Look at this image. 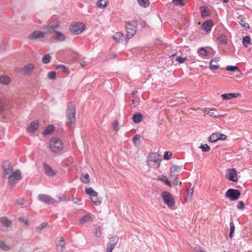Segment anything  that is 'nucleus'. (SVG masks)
Instances as JSON below:
<instances>
[{
	"label": "nucleus",
	"mask_w": 252,
	"mask_h": 252,
	"mask_svg": "<svg viewBox=\"0 0 252 252\" xmlns=\"http://www.w3.org/2000/svg\"><path fill=\"white\" fill-rule=\"evenodd\" d=\"M76 109L73 102H70L66 109V124L68 127L73 129L75 127Z\"/></svg>",
	"instance_id": "1"
},
{
	"label": "nucleus",
	"mask_w": 252,
	"mask_h": 252,
	"mask_svg": "<svg viewBox=\"0 0 252 252\" xmlns=\"http://www.w3.org/2000/svg\"><path fill=\"white\" fill-rule=\"evenodd\" d=\"M138 24L136 20H132L126 23V29L127 33L126 35L125 40L127 42L128 40L132 37L135 34Z\"/></svg>",
	"instance_id": "2"
},
{
	"label": "nucleus",
	"mask_w": 252,
	"mask_h": 252,
	"mask_svg": "<svg viewBox=\"0 0 252 252\" xmlns=\"http://www.w3.org/2000/svg\"><path fill=\"white\" fill-rule=\"evenodd\" d=\"M162 158L161 156L157 153H152L147 158L148 165L154 168H158L160 165Z\"/></svg>",
	"instance_id": "3"
},
{
	"label": "nucleus",
	"mask_w": 252,
	"mask_h": 252,
	"mask_svg": "<svg viewBox=\"0 0 252 252\" xmlns=\"http://www.w3.org/2000/svg\"><path fill=\"white\" fill-rule=\"evenodd\" d=\"M49 148L51 151L54 153H59L63 148V141L57 137H53L50 140Z\"/></svg>",
	"instance_id": "4"
},
{
	"label": "nucleus",
	"mask_w": 252,
	"mask_h": 252,
	"mask_svg": "<svg viewBox=\"0 0 252 252\" xmlns=\"http://www.w3.org/2000/svg\"><path fill=\"white\" fill-rule=\"evenodd\" d=\"M22 178L21 172L19 170H16L13 173L7 177L8 182L11 187L15 186L16 181L21 180Z\"/></svg>",
	"instance_id": "5"
},
{
	"label": "nucleus",
	"mask_w": 252,
	"mask_h": 252,
	"mask_svg": "<svg viewBox=\"0 0 252 252\" xmlns=\"http://www.w3.org/2000/svg\"><path fill=\"white\" fill-rule=\"evenodd\" d=\"M85 193L90 196L92 201L95 205H98L101 203V200L97 196V192L92 188H86Z\"/></svg>",
	"instance_id": "6"
},
{
	"label": "nucleus",
	"mask_w": 252,
	"mask_h": 252,
	"mask_svg": "<svg viewBox=\"0 0 252 252\" xmlns=\"http://www.w3.org/2000/svg\"><path fill=\"white\" fill-rule=\"evenodd\" d=\"M85 29V25L81 22H77L70 26V32L74 34L82 33Z\"/></svg>",
	"instance_id": "7"
},
{
	"label": "nucleus",
	"mask_w": 252,
	"mask_h": 252,
	"mask_svg": "<svg viewBox=\"0 0 252 252\" xmlns=\"http://www.w3.org/2000/svg\"><path fill=\"white\" fill-rule=\"evenodd\" d=\"M162 198L165 204L168 207H173L175 204V200L173 196L167 191H163L162 193Z\"/></svg>",
	"instance_id": "8"
},
{
	"label": "nucleus",
	"mask_w": 252,
	"mask_h": 252,
	"mask_svg": "<svg viewBox=\"0 0 252 252\" xmlns=\"http://www.w3.org/2000/svg\"><path fill=\"white\" fill-rule=\"evenodd\" d=\"M241 194V192L237 189H230L227 190L225 194L226 197L230 200L234 201L238 199Z\"/></svg>",
	"instance_id": "9"
},
{
	"label": "nucleus",
	"mask_w": 252,
	"mask_h": 252,
	"mask_svg": "<svg viewBox=\"0 0 252 252\" xmlns=\"http://www.w3.org/2000/svg\"><path fill=\"white\" fill-rule=\"evenodd\" d=\"M3 168V177L7 178L9 175L13 173V168L8 161H5L2 163Z\"/></svg>",
	"instance_id": "10"
},
{
	"label": "nucleus",
	"mask_w": 252,
	"mask_h": 252,
	"mask_svg": "<svg viewBox=\"0 0 252 252\" xmlns=\"http://www.w3.org/2000/svg\"><path fill=\"white\" fill-rule=\"evenodd\" d=\"M226 174V178L229 181L236 182L238 181V175L236 170L235 168L229 169L227 170Z\"/></svg>",
	"instance_id": "11"
},
{
	"label": "nucleus",
	"mask_w": 252,
	"mask_h": 252,
	"mask_svg": "<svg viewBox=\"0 0 252 252\" xmlns=\"http://www.w3.org/2000/svg\"><path fill=\"white\" fill-rule=\"evenodd\" d=\"M38 198L40 201L48 205L53 204L56 202L55 199L48 195L44 194H39Z\"/></svg>",
	"instance_id": "12"
},
{
	"label": "nucleus",
	"mask_w": 252,
	"mask_h": 252,
	"mask_svg": "<svg viewBox=\"0 0 252 252\" xmlns=\"http://www.w3.org/2000/svg\"><path fill=\"white\" fill-rule=\"evenodd\" d=\"M34 68V65L33 63H30L27 64H26L23 68H17L16 71H23V73L26 75H30L31 74L32 72L33 71Z\"/></svg>",
	"instance_id": "13"
},
{
	"label": "nucleus",
	"mask_w": 252,
	"mask_h": 252,
	"mask_svg": "<svg viewBox=\"0 0 252 252\" xmlns=\"http://www.w3.org/2000/svg\"><path fill=\"white\" fill-rule=\"evenodd\" d=\"M60 26V22L58 20L53 21L50 22L47 26V29L49 32H53L56 29L58 28Z\"/></svg>",
	"instance_id": "14"
},
{
	"label": "nucleus",
	"mask_w": 252,
	"mask_h": 252,
	"mask_svg": "<svg viewBox=\"0 0 252 252\" xmlns=\"http://www.w3.org/2000/svg\"><path fill=\"white\" fill-rule=\"evenodd\" d=\"M56 244L57 247L58 252H63L64 247V240L62 237L57 238L56 240Z\"/></svg>",
	"instance_id": "15"
},
{
	"label": "nucleus",
	"mask_w": 252,
	"mask_h": 252,
	"mask_svg": "<svg viewBox=\"0 0 252 252\" xmlns=\"http://www.w3.org/2000/svg\"><path fill=\"white\" fill-rule=\"evenodd\" d=\"M45 33L41 31H34L28 36L30 40H36L38 38H43L44 36Z\"/></svg>",
	"instance_id": "16"
},
{
	"label": "nucleus",
	"mask_w": 252,
	"mask_h": 252,
	"mask_svg": "<svg viewBox=\"0 0 252 252\" xmlns=\"http://www.w3.org/2000/svg\"><path fill=\"white\" fill-rule=\"evenodd\" d=\"M43 169L45 173L48 176H54L56 175V172L54 171L51 166L47 164L46 163L43 164Z\"/></svg>",
	"instance_id": "17"
},
{
	"label": "nucleus",
	"mask_w": 252,
	"mask_h": 252,
	"mask_svg": "<svg viewBox=\"0 0 252 252\" xmlns=\"http://www.w3.org/2000/svg\"><path fill=\"white\" fill-rule=\"evenodd\" d=\"M213 25V21L211 20L205 21L202 25L201 28L203 31L208 32L211 30Z\"/></svg>",
	"instance_id": "18"
},
{
	"label": "nucleus",
	"mask_w": 252,
	"mask_h": 252,
	"mask_svg": "<svg viewBox=\"0 0 252 252\" xmlns=\"http://www.w3.org/2000/svg\"><path fill=\"white\" fill-rule=\"evenodd\" d=\"M55 33L54 38L58 41H63L65 39V36L61 32L58 31H54L53 32Z\"/></svg>",
	"instance_id": "19"
},
{
	"label": "nucleus",
	"mask_w": 252,
	"mask_h": 252,
	"mask_svg": "<svg viewBox=\"0 0 252 252\" xmlns=\"http://www.w3.org/2000/svg\"><path fill=\"white\" fill-rule=\"evenodd\" d=\"M38 127V122L34 121L32 122L28 127V130L31 132H34Z\"/></svg>",
	"instance_id": "20"
},
{
	"label": "nucleus",
	"mask_w": 252,
	"mask_h": 252,
	"mask_svg": "<svg viewBox=\"0 0 252 252\" xmlns=\"http://www.w3.org/2000/svg\"><path fill=\"white\" fill-rule=\"evenodd\" d=\"M239 23L245 30L249 29L250 28L249 24L245 22L244 17L243 15H239L238 17Z\"/></svg>",
	"instance_id": "21"
},
{
	"label": "nucleus",
	"mask_w": 252,
	"mask_h": 252,
	"mask_svg": "<svg viewBox=\"0 0 252 252\" xmlns=\"http://www.w3.org/2000/svg\"><path fill=\"white\" fill-rule=\"evenodd\" d=\"M239 94L238 93H228L223 94L221 95L222 99L224 100L230 99L233 98H235L239 96Z\"/></svg>",
	"instance_id": "22"
},
{
	"label": "nucleus",
	"mask_w": 252,
	"mask_h": 252,
	"mask_svg": "<svg viewBox=\"0 0 252 252\" xmlns=\"http://www.w3.org/2000/svg\"><path fill=\"white\" fill-rule=\"evenodd\" d=\"M124 34L121 32H118L116 33L113 36V39L117 43L123 42V38Z\"/></svg>",
	"instance_id": "23"
},
{
	"label": "nucleus",
	"mask_w": 252,
	"mask_h": 252,
	"mask_svg": "<svg viewBox=\"0 0 252 252\" xmlns=\"http://www.w3.org/2000/svg\"><path fill=\"white\" fill-rule=\"evenodd\" d=\"M142 118V114L139 113L134 114L132 116V119L134 123L138 124L141 122Z\"/></svg>",
	"instance_id": "24"
},
{
	"label": "nucleus",
	"mask_w": 252,
	"mask_h": 252,
	"mask_svg": "<svg viewBox=\"0 0 252 252\" xmlns=\"http://www.w3.org/2000/svg\"><path fill=\"white\" fill-rule=\"evenodd\" d=\"M11 81L10 78L6 75H2L0 76V83L3 85H8Z\"/></svg>",
	"instance_id": "25"
},
{
	"label": "nucleus",
	"mask_w": 252,
	"mask_h": 252,
	"mask_svg": "<svg viewBox=\"0 0 252 252\" xmlns=\"http://www.w3.org/2000/svg\"><path fill=\"white\" fill-rule=\"evenodd\" d=\"M92 217L90 215H87L83 216L80 220V223L83 224L86 222L92 221Z\"/></svg>",
	"instance_id": "26"
},
{
	"label": "nucleus",
	"mask_w": 252,
	"mask_h": 252,
	"mask_svg": "<svg viewBox=\"0 0 252 252\" xmlns=\"http://www.w3.org/2000/svg\"><path fill=\"white\" fill-rule=\"evenodd\" d=\"M235 225L232 219H230V232L229 234V238L232 239L233 236V234L235 231Z\"/></svg>",
	"instance_id": "27"
},
{
	"label": "nucleus",
	"mask_w": 252,
	"mask_h": 252,
	"mask_svg": "<svg viewBox=\"0 0 252 252\" xmlns=\"http://www.w3.org/2000/svg\"><path fill=\"white\" fill-rule=\"evenodd\" d=\"M54 130V126L53 125L48 126L46 129L44 130L42 134L44 135H46L51 134Z\"/></svg>",
	"instance_id": "28"
},
{
	"label": "nucleus",
	"mask_w": 252,
	"mask_h": 252,
	"mask_svg": "<svg viewBox=\"0 0 252 252\" xmlns=\"http://www.w3.org/2000/svg\"><path fill=\"white\" fill-rule=\"evenodd\" d=\"M208 140L209 141V142L211 143H215L218 141L219 140L218 132L214 133L212 134H211L208 137Z\"/></svg>",
	"instance_id": "29"
},
{
	"label": "nucleus",
	"mask_w": 252,
	"mask_h": 252,
	"mask_svg": "<svg viewBox=\"0 0 252 252\" xmlns=\"http://www.w3.org/2000/svg\"><path fill=\"white\" fill-rule=\"evenodd\" d=\"M0 221L2 225L6 227H9L11 224V221L5 217L1 218Z\"/></svg>",
	"instance_id": "30"
},
{
	"label": "nucleus",
	"mask_w": 252,
	"mask_h": 252,
	"mask_svg": "<svg viewBox=\"0 0 252 252\" xmlns=\"http://www.w3.org/2000/svg\"><path fill=\"white\" fill-rule=\"evenodd\" d=\"M107 4V0H99L96 2V5L97 7L104 8H105Z\"/></svg>",
	"instance_id": "31"
},
{
	"label": "nucleus",
	"mask_w": 252,
	"mask_h": 252,
	"mask_svg": "<svg viewBox=\"0 0 252 252\" xmlns=\"http://www.w3.org/2000/svg\"><path fill=\"white\" fill-rule=\"evenodd\" d=\"M199 53L200 55H201L203 56H208L211 55L210 51L206 50L203 47H201L199 48Z\"/></svg>",
	"instance_id": "32"
},
{
	"label": "nucleus",
	"mask_w": 252,
	"mask_h": 252,
	"mask_svg": "<svg viewBox=\"0 0 252 252\" xmlns=\"http://www.w3.org/2000/svg\"><path fill=\"white\" fill-rule=\"evenodd\" d=\"M200 10L202 17H206L209 16V12L207 10V8L206 7L201 6L200 7Z\"/></svg>",
	"instance_id": "33"
},
{
	"label": "nucleus",
	"mask_w": 252,
	"mask_h": 252,
	"mask_svg": "<svg viewBox=\"0 0 252 252\" xmlns=\"http://www.w3.org/2000/svg\"><path fill=\"white\" fill-rule=\"evenodd\" d=\"M56 197L58 198V200H56L55 203H58L60 202L66 200V195L65 193L63 194L57 195Z\"/></svg>",
	"instance_id": "34"
},
{
	"label": "nucleus",
	"mask_w": 252,
	"mask_h": 252,
	"mask_svg": "<svg viewBox=\"0 0 252 252\" xmlns=\"http://www.w3.org/2000/svg\"><path fill=\"white\" fill-rule=\"evenodd\" d=\"M139 5L144 8L149 6L150 2L149 0H137Z\"/></svg>",
	"instance_id": "35"
},
{
	"label": "nucleus",
	"mask_w": 252,
	"mask_h": 252,
	"mask_svg": "<svg viewBox=\"0 0 252 252\" xmlns=\"http://www.w3.org/2000/svg\"><path fill=\"white\" fill-rule=\"evenodd\" d=\"M51 56L48 54L44 55L42 58V62L44 64H47L51 61Z\"/></svg>",
	"instance_id": "36"
},
{
	"label": "nucleus",
	"mask_w": 252,
	"mask_h": 252,
	"mask_svg": "<svg viewBox=\"0 0 252 252\" xmlns=\"http://www.w3.org/2000/svg\"><path fill=\"white\" fill-rule=\"evenodd\" d=\"M81 180L84 183H89L90 181L89 175L88 174L83 175L81 177Z\"/></svg>",
	"instance_id": "37"
},
{
	"label": "nucleus",
	"mask_w": 252,
	"mask_h": 252,
	"mask_svg": "<svg viewBox=\"0 0 252 252\" xmlns=\"http://www.w3.org/2000/svg\"><path fill=\"white\" fill-rule=\"evenodd\" d=\"M110 241L108 243L110 245L115 246L118 241V237L117 236H112L110 238Z\"/></svg>",
	"instance_id": "38"
},
{
	"label": "nucleus",
	"mask_w": 252,
	"mask_h": 252,
	"mask_svg": "<svg viewBox=\"0 0 252 252\" xmlns=\"http://www.w3.org/2000/svg\"><path fill=\"white\" fill-rule=\"evenodd\" d=\"M251 43V38L249 36H245L243 39V44L245 47H248Z\"/></svg>",
	"instance_id": "39"
},
{
	"label": "nucleus",
	"mask_w": 252,
	"mask_h": 252,
	"mask_svg": "<svg viewBox=\"0 0 252 252\" xmlns=\"http://www.w3.org/2000/svg\"><path fill=\"white\" fill-rule=\"evenodd\" d=\"M202 152H207L210 150V147L207 144H201L199 146Z\"/></svg>",
	"instance_id": "40"
},
{
	"label": "nucleus",
	"mask_w": 252,
	"mask_h": 252,
	"mask_svg": "<svg viewBox=\"0 0 252 252\" xmlns=\"http://www.w3.org/2000/svg\"><path fill=\"white\" fill-rule=\"evenodd\" d=\"M187 0H172V2L176 5L184 6Z\"/></svg>",
	"instance_id": "41"
},
{
	"label": "nucleus",
	"mask_w": 252,
	"mask_h": 252,
	"mask_svg": "<svg viewBox=\"0 0 252 252\" xmlns=\"http://www.w3.org/2000/svg\"><path fill=\"white\" fill-rule=\"evenodd\" d=\"M226 70L229 71L235 72L236 71H240L239 69L236 66L234 65H228L226 67Z\"/></svg>",
	"instance_id": "42"
},
{
	"label": "nucleus",
	"mask_w": 252,
	"mask_h": 252,
	"mask_svg": "<svg viewBox=\"0 0 252 252\" xmlns=\"http://www.w3.org/2000/svg\"><path fill=\"white\" fill-rule=\"evenodd\" d=\"M141 137V136L139 134H136L132 138L133 142L134 145L137 146L139 144V140Z\"/></svg>",
	"instance_id": "43"
},
{
	"label": "nucleus",
	"mask_w": 252,
	"mask_h": 252,
	"mask_svg": "<svg viewBox=\"0 0 252 252\" xmlns=\"http://www.w3.org/2000/svg\"><path fill=\"white\" fill-rule=\"evenodd\" d=\"M0 248L4 251H8L10 249L9 246L2 241L0 242Z\"/></svg>",
	"instance_id": "44"
},
{
	"label": "nucleus",
	"mask_w": 252,
	"mask_h": 252,
	"mask_svg": "<svg viewBox=\"0 0 252 252\" xmlns=\"http://www.w3.org/2000/svg\"><path fill=\"white\" fill-rule=\"evenodd\" d=\"M159 180L163 182L165 185L171 187V184L169 180L166 178V176H163L159 178Z\"/></svg>",
	"instance_id": "45"
},
{
	"label": "nucleus",
	"mask_w": 252,
	"mask_h": 252,
	"mask_svg": "<svg viewBox=\"0 0 252 252\" xmlns=\"http://www.w3.org/2000/svg\"><path fill=\"white\" fill-rule=\"evenodd\" d=\"M47 224H48L47 222H44L41 223L38 226H37L36 228V230L39 231H41L42 229H43L44 228H45L47 226Z\"/></svg>",
	"instance_id": "46"
},
{
	"label": "nucleus",
	"mask_w": 252,
	"mask_h": 252,
	"mask_svg": "<svg viewBox=\"0 0 252 252\" xmlns=\"http://www.w3.org/2000/svg\"><path fill=\"white\" fill-rule=\"evenodd\" d=\"M57 69H62L63 72L65 73H67L68 72V70L65 66L62 64H59L57 66Z\"/></svg>",
	"instance_id": "47"
},
{
	"label": "nucleus",
	"mask_w": 252,
	"mask_h": 252,
	"mask_svg": "<svg viewBox=\"0 0 252 252\" xmlns=\"http://www.w3.org/2000/svg\"><path fill=\"white\" fill-rule=\"evenodd\" d=\"M48 77L50 79H55L56 78V72L53 71L49 72L48 74Z\"/></svg>",
	"instance_id": "48"
},
{
	"label": "nucleus",
	"mask_w": 252,
	"mask_h": 252,
	"mask_svg": "<svg viewBox=\"0 0 252 252\" xmlns=\"http://www.w3.org/2000/svg\"><path fill=\"white\" fill-rule=\"evenodd\" d=\"M172 155V154L171 152H170L169 151H165L164 152V156H163L164 159H166V160L169 159L171 158Z\"/></svg>",
	"instance_id": "49"
},
{
	"label": "nucleus",
	"mask_w": 252,
	"mask_h": 252,
	"mask_svg": "<svg viewBox=\"0 0 252 252\" xmlns=\"http://www.w3.org/2000/svg\"><path fill=\"white\" fill-rule=\"evenodd\" d=\"M219 140H225L227 139V136L224 134L218 132Z\"/></svg>",
	"instance_id": "50"
},
{
	"label": "nucleus",
	"mask_w": 252,
	"mask_h": 252,
	"mask_svg": "<svg viewBox=\"0 0 252 252\" xmlns=\"http://www.w3.org/2000/svg\"><path fill=\"white\" fill-rule=\"evenodd\" d=\"M101 235V231L100 227H97L95 229L94 232V235L96 237H100Z\"/></svg>",
	"instance_id": "51"
},
{
	"label": "nucleus",
	"mask_w": 252,
	"mask_h": 252,
	"mask_svg": "<svg viewBox=\"0 0 252 252\" xmlns=\"http://www.w3.org/2000/svg\"><path fill=\"white\" fill-rule=\"evenodd\" d=\"M213 61H210V69L212 70H214L218 69L219 67V65H218V64H213Z\"/></svg>",
	"instance_id": "52"
},
{
	"label": "nucleus",
	"mask_w": 252,
	"mask_h": 252,
	"mask_svg": "<svg viewBox=\"0 0 252 252\" xmlns=\"http://www.w3.org/2000/svg\"><path fill=\"white\" fill-rule=\"evenodd\" d=\"M187 58L186 57H182L180 56L177 57L176 58V61L178 62L179 63H183L186 60Z\"/></svg>",
	"instance_id": "53"
},
{
	"label": "nucleus",
	"mask_w": 252,
	"mask_h": 252,
	"mask_svg": "<svg viewBox=\"0 0 252 252\" xmlns=\"http://www.w3.org/2000/svg\"><path fill=\"white\" fill-rule=\"evenodd\" d=\"M114 248V246L110 245L109 243H108L107 245L106 252H112Z\"/></svg>",
	"instance_id": "54"
},
{
	"label": "nucleus",
	"mask_w": 252,
	"mask_h": 252,
	"mask_svg": "<svg viewBox=\"0 0 252 252\" xmlns=\"http://www.w3.org/2000/svg\"><path fill=\"white\" fill-rule=\"evenodd\" d=\"M237 207L239 209H243L245 208L244 203L242 201H239L237 204Z\"/></svg>",
	"instance_id": "55"
},
{
	"label": "nucleus",
	"mask_w": 252,
	"mask_h": 252,
	"mask_svg": "<svg viewBox=\"0 0 252 252\" xmlns=\"http://www.w3.org/2000/svg\"><path fill=\"white\" fill-rule=\"evenodd\" d=\"M17 203L19 205H22V207H24V205H25V200L23 199L20 198L17 200Z\"/></svg>",
	"instance_id": "56"
},
{
	"label": "nucleus",
	"mask_w": 252,
	"mask_h": 252,
	"mask_svg": "<svg viewBox=\"0 0 252 252\" xmlns=\"http://www.w3.org/2000/svg\"><path fill=\"white\" fill-rule=\"evenodd\" d=\"M205 113L209 115V116L211 117H214L215 118H218V117L217 115H214V113L213 112H211L210 111L205 110Z\"/></svg>",
	"instance_id": "57"
},
{
	"label": "nucleus",
	"mask_w": 252,
	"mask_h": 252,
	"mask_svg": "<svg viewBox=\"0 0 252 252\" xmlns=\"http://www.w3.org/2000/svg\"><path fill=\"white\" fill-rule=\"evenodd\" d=\"M179 168H180L179 166H177V165L172 166L170 168L171 172H173L176 171H177L179 169Z\"/></svg>",
	"instance_id": "58"
},
{
	"label": "nucleus",
	"mask_w": 252,
	"mask_h": 252,
	"mask_svg": "<svg viewBox=\"0 0 252 252\" xmlns=\"http://www.w3.org/2000/svg\"><path fill=\"white\" fill-rule=\"evenodd\" d=\"M4 105L1 100H0V115L4 110Z\"/></svg>",
	"instance_id": "59"
},
{
	"label": "nucleus",
	"mask_w": 252,
	"mask_h": 252,
	"mask_svg": "<svg viewBox=\"0 0 252 252\" xmlns=\"http://www.w3.org/2000/svg\"><path fill=\"white\" fill-rule=\"evenodd\" d=\"M220 42L221 44H225L227 43V39L225 37L220 38Z\"/></svg>",
	"instance_id": "60"
},
{
	"label": "nucleus",
	"mask_w": 252,
	"mask_h": 252,
	"mask_svg": "<svg viewBox=\"0 0 252 252\" xmlns=\"http://www.w3.org/2000/svg\"><path fill=\"white\" fill-rule=\"evenodd\" d=\"M72 201H73L74 203H75L76 204H80V203H79V202L80 201L79 199H78L77 198H75L74 197H72Z\"/></svg>",
	"instance_id": "61"
},
{
	"label": "nucleus",
	"mask_w": 252,
	"mask_h": 252,
	"mask_svg": "<svg viewBox=\"0 0 252 252\" xmlns=\"http://www.w3.org/2000/svg\"><path fill=\"white\" fill-rule=\"evenodd\" d=\"M187 191H188V193L189 194H190L191 195H192L193 194V190L192 189H187Z\"/></svg>",
	"instance_id": "62"
},
{
	"label": "nucleus",
	"mask_w": 252,
	"mask_h": 252,
	"mask_svg": "<svg viewBox=\"0 0 252 252\" xmlns=\"http://www.w3.org/2000/svg\"><path fill=\"white\" fill-rule=\"evenodd\" d=\"M211 61H213V62L217 63L220 61V58H215Z\"/></svg>",
	"instance_id": "63"
},
{
	"label": "nucleus",
	"mask_w": 252,
	"mask_h": 252,
	"mask_svg": "<svg viewBox=\"0 0 252 252\" xmlns=\"http://www.w3.org/2000/svg\"><path fill=\"white\" fill-rule=\"evenodd\" d=\"M80 65L82 66H84L86 65V63L85 61H81L80 62Z\"/></svg>",
	"instance_id": "64"
}]
</instances>
